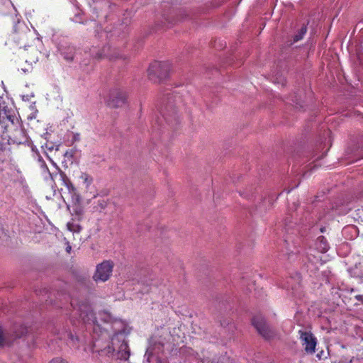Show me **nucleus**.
<instances>
[{
  "mask_svg": "<svg viewBox=\"0 0 363 363\" xmlns=\"http://www.w3.org/2000/svg\"><path fill=\"white\" fill-rule=\"evenodd\" d=\"M74 151L72 150H69L65 152L64 157L67 158L69 161H72L74 157Z\"/></svg>",
  "mask_w": 363,
  "mask_h": 363,
  "instance_id": "9b49d317",
  "label": "nucleus"
},
{
  "mask_svg": "<svg viewBox=\"0 0 363 363\" xmlns=\"http://www.w3.org/2000/svg\"><path fill=\"white\" fill-rule=\"evenodd\" d=\"M79 182L88 190L93 182V177L87 173L82 172L79 177Z\"/></svg>",
  "mask_w": 363,
  "mask_h": 363,
  "instance_id": "39448f33",
  "label": "nucleus"
},
{
  "mask_svg": "<svg viewBox=\"0 0 363 363\" xmlns=\"http://www.w3.org/2000/svg\"><path fill=\"white\" fill-rule=\"evenodd\" d=\"M67 229L70 231V232H73V233H79L82 230V227L80 226V225L77 223H74V222H69L67 223Z\"/></svg>",
  "mask_w": 363,
  "mask_h": 363,
  "instance_id": "1a4fd4ad",
  "label": "nucleus"
},
{
  "mask_svg": "<svg viewBox=\"0 0 363 363\" xmlns=\"http://www.w3.org/2000/svg\"><path fill=\"white\" fill-rule=\"evenodd\" d=\"M16 122H17V124H18V127H19V126L21 127L20 123H19V122H18V120H16Z\"/></svg>",
  "mask_w": 363,
  "mask_h": 363,
  "instance_id": "aec40b11",
  "label": "nucleus"
},
{
  "mask_svg": "<svg viewBox=\"0 0 363 363\" xmlns=\"http://www.w3.org/2000/svg\"><path fill=\"white\" fill-rule=\"evenodd\" d=\"M300 340L304 350L306 353L313 354L315 351V347L317 345L316 338L314 335L308 331H299Z\"/></svg>",
  "mask_w": 363,
  "mask_h": 363,
  "instance_id": "20e7f679",
  "label": "nucleus"
},
{
  "mask_svg": "<svg viewBox=\"0 0 363 363\" xmlns=\"http://www.w3.org/2000/svg\"><path fill=\"white\" fill-rule=\"evenodd\" d=\"M16 122H17V124H18V127H19V126L21 127L20 123H19V122H18V120H16Z\"/></svg>",
  "mask_w": 363,
  "mask_h": 363,
  "instance_id": "6ab92c4d",
  "label": "nucleus"
},
{
  "mask_svg": "<svg viewBox=\"0 0 363 363\" xmlns=\"http://www.w3.org/2000/svg\"><path fill=\"white\" fill-rule=\"evenodd\" d=\"M113 268V262L109 260L102 262L96 266L93 279L96 282H104L107 281L112 274Z\"/></svg>",
  "mask_w": 363,
  "mask_h": 363,
  "instance_id": "7ed1b4c3",
  "label": "nucleus"
},
{
  "mask_svg": "<svg viewBox=\"0 0 363 363\" xmlns=\"http://www.w3.org/2000/svg\"><path fill=\"white\" fill-rule=\"evenodd\" d=\"M66 250L67 252H70V250H71V246L68 245L67 247H66Z\"/></svg>",
  "mask_w": 363,
  "mask_h": 363,
  "instance_id": "dca6fc26",
  "label": "nucleus"
},
{
  "mask_svg": "<svg viewBox=\"0 0 363 363\" xmlns=\"http://www.w3.org/2000/svg\"><path fill=\"white\" fill-rule=\"evenodd\" d=\"M16 122H17V124H18V127H19V126L21 127L20 123H19V122H18V120H16Z\"/></svg>",
  "mask_w": 363,
  "mask_h": 363,
  "instance_id": "a211bd4d",
  "label": "nucleus"
},
{
  "mask_svg": "<svg viewBox=\"0 0 363 363\" xmlns=\"http://www.w3.org/2000/svg\"><path fill=\"white\" fill-rule=\"evenodd\" d=\"M65 182V184L69 191H74L75 190L74 186L71 184V182Z\"/></svg>",
  "mask_w": 363,
  "mask_h": 363,
  "instance_id": "ddd939ff",
  "label": "nucleus"
},
{
  "mask_svg": "<svg viewBox=\"0 0 363 363\" xmlns=\"http://www.w3.org/2000/svg\"><path fill=\"white\" fill-rule=\"evenodd\" d=\"M5 341V336L3 333L2 330L0 328V345H3Z\"/></svg>",
  "mask_w": 363,
  "mask_h": 363,
  "instance_id": "4468645a",
  "label": "nucleus"
},
{
  "mask_svg": "<svg viewBox=\"0 0 363 363\" xmlns=\"http://www.w3.org/2000/svg\"><path fill=\"white\" fill-rule=\"evenodd\" d=\"M253 325L255 326L258 332L264 337H267V326L262 319L254 318Z\"/></svg>",
  "mask_w": 363,
  "mask_h": 363,
  "instance_id": "0eeeda50",
  "label": "nucleus"
},
{
  "mask_svg": "<svg viewBox=\"0 0 363 363\" xmlns=\"http://www.w3.org/2000/svg\"><path fill=\"white\" fill-rule=\"evenodd\" d=\"M315 247L319 252H325L328 250L329 245L326 239L323 236H320L316 240Z\"/></svg>",
  "mask_w": 363,
  "mask_h": 363,
  "instance_id": "423d86ee",
  "label": "nucleus"
},
{
  "mask_svg": "<svg viewBox=\"0 0 363 363\" xmlns=\"http://www.w3.org/2000/svg\"><path fill=\"white\" fill-rule=\"evenodd\" d=\"M306 30H307V28L306 26L302 27L298 35H296L295 36V40L298 41V40H301L303 38V36L306 34Z\"/></svg>",
  "mask_w": 363,
  "mask_h": 363,
  "instance_id": "9d476101",
  "label": "nucleus"
},
{
  "mask_svg": "<svg viewBox=\"0 0 363 363\" xmlns=\"http://www.w3.org/2000/svg\"><path fill=\"white\" fill-rule=\"evenodd\" d=\"M49 363H68L65 359H63L60 357H57L52 359Z\"/></svg>",
  "mask_w": 363,
  "mask_h": 363,
  "instance_id": "f8f14e48",
  "label": "nucleus"
},
{
  "mask_svg": "<svg viewBox=\"0 0 363 363\" xmlns=\"http://www.w3.org/2000/svg\"><path fill=\"white\" fill-rule=\"evenodd\" d=\"M75 311L84 323L93 324L94 332L102 330V335L108 337L107 344L102 349L104 352L111 355L117 353L118 357L123 359L128 358L129 351L125 339L130 329L125 322L113 319L106 311L94 313L92 307L86 303L80 304Z\"/></svg>",
  "mask_w": 363,
  "mask_h": 363,
  "instance_id": "f257e3e1",
  "label": "nucleus"
},
{
  "mask_svg": "<svg viewBox=\"0 0 363 363\" xmlns=\"http://www.w3.org/2000/svg\"><path fill=\"white\" fill-rule=\"evenodd\" d=\"M170 71L168 62L155 61L151 63L147 69V75L150 80L158 82L165 79Z\"/></svg>",
  "mask_w": 363,
  "mask_h": 363,
  "instance_id": "f03ea898",
  "label": "nucleus"
},
{
  "mask_svg": "<svg viewBox=\"0 0 363 363\" xmlns=\"http://www.w3.org/2000/svg\"><path fill=\"white\" fill-rule=\"evenodd\" d=\"M121 95V101H123L124 100V96L122 94H120Z\"/></svg>",
  "mask_w": 363,
  "mask_h": 363,
  "instance_id": "f3484780",
  "label": "nucleus"
},
{
  "mask_svg": "<svg viewBox=\"0 0 363 363\" xmlns=\"http://www.w3.org/2000/svg\"><path fill=\"white\" fill-rule=\"evenodd\" d=\"M358 211H359V218L362 221V223L360 224V225L363 228V208L359 209Z\"/></svg>",
  "mask_w": 363,
  "mask_h": 363,
  "instance_id": "2eb2a0df",
  "label": "nucleus"
},
{
  "mask_svg": "<svg viewBox=\"0 0 363 363\" xmlns=\"http://www.w3.org/2000/svg\"><path fill=\"white\" fill-rule=\"evenodd\" d=\"M14 141L18 143H21L25 138V133L23 129L19 126L15 129V132L13 135Z\"/></svg>",
  "mask_w": 363,
  "mask_h": 363,
  "instance_id": "6e6552de",
  "label": "nucleus"
}]
</instances>
